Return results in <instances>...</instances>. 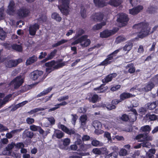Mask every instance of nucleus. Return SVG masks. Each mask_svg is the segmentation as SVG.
I'll list each match as a JSON object with an SVG mask.
<instances>
[{
    "instance_id": "ea45409f",
    "label": "nucleus",
    "mask_w": 158,
    "mask_h": 158,
    "mask_svg": "<svg viewBox=\"0 0 158 158\" xmlns=\"http://www.w3.org/2000/svg\"><path fill=\"white\" fill-rule=\"evenodd\" d=\"M93 125L95 129H98L101 127V123L98 121L95 120L93 122Z\"/></svg>"
},
{
    "instance_id": "72a5a7b5",
    "label": "nucleus",
    "mask_w": 158,
    "mask_h": 158,
    "mask_svg": "<svg viewBox=\"0 0 158 158\" xmlns=\"http://www.w3.org/2000/svg\"><path fill=\"white\" fill-rule=\"evenodd\" d=\"M133 46L132 43L131 42H127L123 47V50L125 51H129Z\"/></svg>"
},
{
    "instance_id": "de8ad7c7",
    "label": "nucleus",
    "mask_w": 158,
    "mask_h": 158,
    "mask_svg": "<svg viewBox=\"0 0 158 158\" xmlns=\"http://www.w3.org/2000/svg\"><path fill=\"white\" fill-rule=\"evenodd\" d=\"M71 115L72 116L71 123L74 125H75L76 121L78 118V116L76 114H71Z\"/></svg>"
},
{
    "instance_id": "4c0bfd02",
    "label": "nucleus",
    "mask_w": 158,
    "mask_h": 158,
    "mask_svg": "<svg viewBox=\"0 0 158 158\" xmlns=\"http://www.w3.org/2000/svg\"><path fill=\"white\" fill-rule=\"evenodd\" d=\"M92 145L95 147H100L103 145V143L97 140H94L91 142Z\"/></svg>"
},
{
    "instance_id": "052dcab7",
    "label": "nucleus",
    "mask_w": 158,
    "mask_h": 158,
    "mask_svg": "<svg viewBox=\"0 0 158 158\" xmlns=\"http://www.w3.org/2000/svg\"><path fill=\"white\" fill-rule=\"evenodd\" d=\"M34 119L32 118H27L26 119V122L27 123L29 124H31L34 122Z\"/></svg>"
},
{
    "instance_id": "393cba45",
    "label": "nucleus",
    "mask_w": 158,
    "mask_h": 158,
    "mask_svg": "<svg viewBox=\"0 0 158 158\" xmlns=\"http://www.w3.org/2000/svg\"><path fill=\"white\" fill-rule=\"evenodd\" d=\"M11 94H9L5 97L3 100L0 99V108L8 102L9 99L11 97Z\"/></svg>"
},
{
    "instance_id": "a878e982",
    "label": "nucleus",
    "mask_w": 158,
    "mask_h": 158,
    "mask_svg": "<svg viewBox=\"0 0 158 158\" xmlns=\"http://www.w3.org/2000/svg\"><path fill=\"white\" fill-rule=\"evenodd\" d=\"M126 69H128V72L130 73H134L135 71V68L133 63L128 64L126 66Z\"/></svg>"
},
{
    "instance_id": "cd10ccee",
    "label": "nucleus",
    "mask_w": 158,
    "mask_h": 158,
    "mask_svg": "<svg viewBox=\"0 0 158 158\" xmlns=\"http://www.w3.org/2000/svg\"><path fill=\"white\" fill-rule=\"evenodd\" d=\"M106 23L102 22L94 25L92 27V30L94 31H97L101 29L103 26L105 25Z\"/></svg>"
},
{
    "instance_id": "5701e85b",
    "label": "nucleus",
    "mask_w": 158,
    "mask_h": 158,
    "mask_svg": "<svg viewBox=\"0 0 158 158\" xmlns=\"http://www.w3.org/2000/svg\"><path fill=\"white\" fill-rule=\"evenodd\" d=\"M157 104H158V101H156L146 104L145 105V106L150 110H152L156 107Z\"/></svg>"
},
{
    "instance_id": "603ef678",
    "label": "nucleus",
    "mask_w": 158,
    "mask_h": 158,
    "mask_svg": "<svg viewBox=\"0 0 158 158\" xmlns=\"http://www.w3.org/2000/svg\"><path fill=\"white\" fill-rule=\"evenodd\" d=\"M15 6L14 2L13 0L10 1L8 6L9 10H14Z\"/></svg>"
},
{
    "instance_id": "aec40b11",
    "label": "nucleus",
    "mask_w": 158,
    "mask_h": 158,
    "mask_svg": "<svg viewBox=\"0 0 158 158\" xmlns=\"http://www.w3.org/2000/svg\"><path fill=\"white\" fill-rule=\"evenodd\" d=\"M135 95L128 93H123L120 95V100L123 101L127 98L134 97Z\"/></svg>"
},
{
    "instance_id": "79ce46f5",
    "label": "nucleus",
    "mask_w": 158,
    "mask_h": 158,
    "mask_svg": "<svg viewBox=\"0 0 158 158\" xmlns=\"http://www.w3.org/2000/svg\"><path fill=\"white\" fill-rule=\"evenodd\" d=\"M55 135L57 138L60 139L64 136V134L60 130H57L55 132Z\"/></svg>"
},
{
    "instance_id": "4468645a",
    "label": "nucleus",
    "mask_w": 158,
    "mask_h": 158,
    "mask_svg": "<svg viewBox=\"0 0 158 158\" xmlns=\"http://www.w3.org/2000/svg\"><path fill=\"white\" fill-rule=\"evenodd\" d=\"M39 28V26L37 23H35L34 25L31 26L29 27L30 34L31 35H34L36 31Z\"/></svg>"
},
{
    "instance_id": "f8f14e48",
    "label": "nucleus",
    "mask_w": 158,
    "mask_h": 158,
    "mask_svg": "<svg viewBox=\"0 0 158 158\" xmlns=\"http://www.w3.org/2000/svg\"><path fill=\"white\" fill-rule=\"evenodd\" d=\"M135 138L136 139H142L141 140L142 141L144 139L146 140L149 141L152 140L153 137L148 135V133H147L139 134L136 136Z\"/></svg>"
},
{
    "instance_id": "0e129e2a",
    "label": "nucleus",
    "mask_w": 158,
    "mask_h": 158,
    "mask_svg": "<svg viewBox=\"0 0 158 158\" xmlns=\"http://www.w3.org/2000/svg\"><path fill=\"white\" fill-rule=\"evenodd\" d=\"M143 7L142 6L139 5L137 6L134 7L133 8L129 9V10H143Z\"/></svg>"
},
{
    "instance_id": "864d4df0",
    "label": "nucleus",
    "mask_w": 158,
    "mask_h": 158,
    "mask_svg": "<svg viewBox=\"0 0 158 158\" xmlns=\"http://www.w3.org/2000/svg\"><path fill=\"white\" fill-rule=\"evenodd\" d=\"M15 145V143H12L11 144H9L6 147V149L7 151H9L13 148Z\"/></svg>"
},
{
    "instance_id": "f3484780",
    "label": "nucleus",
    "mask_w": 158,
    "mask_h": 158,
    "mask_svg": "<svg viewBox=\"0 0 158 158\" xmlns=\"http://www.w3.org/2000/svg\"><path fill=\"white\" fill-rule=\"evenodd\" d=\"M34 135V133L31 131L26 129L22 134L23 137L24 139L29 138L31 139Z\"/></svg>"
},
{
    "instance_id": "ddd939ff",
    "label": "nucleus",
    "mask_w": 158,
    "mask_h": 158,
    "mask_svg": "<svg viewBox=\"0 0 158 158\" xmlns=\"http://www.w3.org/2000/svg\"><path fill=\"white\" fill-rule=\"evenodd\" d=\"M106 0H94L95 6L98 8H102L107 6V3Z\"/></svg>"
},
{
    "instance_id": "1a4fd4ad",
    "label": "nucleus",
    "mask_w": 158,
    "mask_h": 158,
    "mask_svg": "<svg viewBox=\"0 0 158 158\" xmlns=\"http://www.w3.org/2000/svg\"><path fill=\"white\" fill-rule=\"evenodd\" d=\"M87 35H84L81 36L82 39L81 40L80 45L82 47L85 48L89 46L91 43L90 40L87 38Z\"/></svg>"
},
{
    "instance_id": "e433bc0d",
    "label": "nucleus",
    "mask_w": 158,
    "mask_h": 158,
    "mask_svg": "<svg viewBox=\"0 0 158 158\" xmlns=\"http://www.w3.org/2000/svg\"><path fill=\"white\" fill-rule=\"evenodd\" d=\"M11 47L13 49L18 52H21L22 51V48L20 45L13 44L11 45Z\"/></svg>"
},
{
    "instance_id": "9d476101",
    "label": "nucleus",
    "mask_w": 158,
    "mask_h": 158,
    "mask_svg": "<svg viewBox=\"0 0 158 158\" xmlns=\"http://www.w3.org/2000/svg\"><path fill=\"white\" fill-rule=\"evenodd\" d=\"M118 30V28H115L114 31L108 30L104 31L100 33V36L102 38L108 37L114 34Z\"/></svg>"
},
{
    "instance_id": "09e8293b",
    "label": "nucleus",
    "mask_w": 158,
    "mask_h": 158,
    "mask_svg": "<svg viewBox=\"0 0 158 158\" xmlns=\"http://www.w3.org/2000/svg\"><path fill=\"white\" fill-rule=\"evenodd\" d=\"M126 40V38L124 36H120L117 38L116 41L117 43H118L121 42L125 41Z\"/></svg>"
},
{
    "instance_id": "774afa93",
    "label": "nucleus",
    "mask_w": 158,
    "mask_h": 158,
    "mask_svg": "<svg viewBox=\"0 0 158 158\" xmlns=\"http://www.w3.org/2000/svg\"><path fill=\"white\" fill-rule=\"evenodd\" d=\"M15 146L18 148H22L24 147V144L22 143H19L16 144H15Z\"/></svg>"
},
{
    "instance_id": "a18cd8bd",
    "label": "nucleus",
    "mask_w": 158,
    "mask_h": 158,
    "mask_svg": "<svg viewBox=\"0 0 158 158\" xmlns=\"http://www.w3.org/2000/svg\"><path fill=\"white\" fill-rule=\"evenodd\" d=\"M85 31L82 29L78 28L76 31V37H78L84 33Z\"/></svg>"
},
{
    "instance_id": "680f3d73",
    "label": "nucleus",
    "mask_w": 158,
    "mask_h": 158,
    "mask_svg": "<svg viewBox=\"0 0 158 158\" xmlns=\"http://www.w3.org/2000/svg\"><path fill=\"white\" fill-rule=\"evenodd\" d=\"M93 152L95 154L98 155L101 154V152L100 151V148H95L92 150Z\"/></svg>"
},
{
    "instance_id": "423d86ee",
    "label": "nucleus",
    "mask_w": 158,
    "mask_h": 158,
    "mask_svg": "<svg viewBox=\"0 0 158 158\" xmlns=\"http://www.w3.org/2000/svg\"><path fill=\"white\" fill-rule=\"evenodd\" d=\"M22 62V60L20 59L16 60H7L5 62V64L7 67L10 68L15 67Z\"/></svg>"
},
{
    "instance_id": "0eeeda50",
    "label": "nucleus",
    "mask_w": 158,
    "mask_h": 158,
    "mask_svg": "<svg viewBox=\"0 0 158 158\" xmlns=\"http://www.w3.org/2000/svg\"><path fill=\"white\" fill-rule=\"evenodd\" d=\"M24 82L23 78L21 76H17L12 81L11 83L14 85V88L18 89Z\"/></svg>"
},
{
    "instance_id": "49530a36",
    "label": "nucleus",
    "mask_w": 158,
    "mask_h": 158,
    "mask_svg": "<svg viewBox=\"0 0 158 158\" xmlns=\"http://www.w3.org/2000/svg\"><path fill=\"white\" fill-rule=\"evenodd\" d=\"M29 128L32 131H38V129L40 128V126L33 124L30 126Z\"/></svg>"
},
{
    "instance_id": "473e14b6",
    "label": "nucleus",
    "mask_w": 158,
    "mask_h": 158,
    "mask_svg": "<svg viewBox=\"0 0 158 158\" xmlns=\"http://www.w3.org/2000/svg\"><path fill=\"white\" fill-rule=\"evenodd\" d=\"M57 52V50L56 49H54L53 51L50 54H48V57L44 59L45 61L52 59L54 56Z\"/></svg>"
},
{
    "instance_id": "58836bf2",
    "label": "nucleus",
    "mask_w": 158,
    "mask_h": 158,
    "mask_svg": "<svg viewBox=\"0 0 158 158\" xmlns=\"http://www.w3.org/2000/svg\"><path fill=\"white\" fill-rule=\"evenodd\" d=\"M68 41V40H67L65 39H62L61 40L58 41L57 43L53 44L52 45V47H56L62 44H63L65 43H66Z\"/></svg>"
},
{
    "instance_id": "c9c22d12",
    "label": "nucleus",
    "mask_w": 158,
    "mask_h": 158,
    "mask_svg": "<svg viewBox=\"0 0 158 158\" xmlns=\"http://www.w3.org/2000/svg\"><path fill=\"white\" fill-rule=\"evenodd\" d=\"M146 116L147 118L151 121H154L156 120L158 117L154 114H148L146 115Z\"/></svg>"
},
{
    "instance_id": "6e6552de",
    "label": "nucleus",
    "mask_w": 158,
    "mask_h": 158,
    "mask_svg": "<svg viewBox=\"0 0 158 158\" xmlns=\"http://www.w3.org/2000/svg\"><path fill=\"white\" fill-rule=\"evenodd\" d=\"M86 98L89 102H92L93 103H95L97 102H99L101 99V98H99L97 95L93 94L91 93L88 94Z\"/></svg>"
},
{
    "instance_id": "c03bdc74",
    "label": "nucleus",
    "mask_w": 158,
    "mask_h": 158,
    "mask_svg": "<svg viewBox=\"0 0 158 158\" xmlns=\"http://www.w3.org/2000/svg\"><path fill=\"white\" fill-rule=\"evenodd\" d=\"M132 111L133 112V113L131 115V117L132 119V121L134 122L137 119L136 115L137 113L136 110L135 109L132 110Z\"/></svg>"
},
{
    "instance_id": "f257e3e1",
    "label": "nucleus",
    "mask_w": 158,
    "mask_h": 158,
    "mask_svg": "<svg viewBox=\"0 0 158 158\" xmlns=\"http://www.w3.org/2000/svg\"><path fill=\"white\" fill-rule=\"evenodd\" d=\"M149 25L147 22H143L135 24L133 26V28L140 31L138 36L140 38H143L149 34L151 28L149 27Z\"/></svg>"
},
{
    "instance_id": "4be33fe9",
    "label": "nucleus",
    "mask_w": 158,
    "mask_h": 158,
    "mask_svg": "<svg viewBox=\"0 0 158 158\" xmlns=\"http://www.w3.org/2000/svg\"><path fill=\"white\" fill-rule=\"evenodd\" d=\"M122 0H110L108 4L115 7L119 6L122 2Z\"/></svg>"
},
{
    "instance_id": "338daca9",
    "label": "nucleus",
    "mask_w": 158,
    "mask_h": 158,
    "mask_svg": "<svg viewBox=\"0 0 158 158\" xmlns=\"http://www.w3.org/2000/svg\"><path fill=\"white\" fill-rule=\"evenodd\" d=\"M82 38H81V37L79 38L77 40H75L74 42H73L71 43V45H74L77 44H78V43H80V44H81V39H82Z\"/></svg>"
},
{
    "instance_id": "a211bd4d",
    "label": "nucleus",
    "mask_w": 158,
    "mask_h": 158,
    "mask_svg": "<svg viewBox=\"0 0 158 158\" xmlns=\"http://www.w3.org/2000/svg\"><path fill=\"white\" fill-rule=\"evenodd\" d=\"M59 128L61 129L69 135L76 134V132L74 130H69L63 125H60Z\"/></svg>"
},
{
    "instance_id": "bf43d9fd",
    "label": "nucleus",
    "mask_w": 158,
    "mask_h": 158,
    "mask_svg": "<svg viewBox=\"0 0 158 158\" xmlns=\"http://www.w3.org/2000/svg\"><path fill=\"white\" fill-rule=\"evenodd\" d=\"M8 130V128L3 124H0V132H3Z\"/></svg>"
},
{
    "instance_id": "7ed1b4c3",
    "label": "nucleus",
    "mask_w": 158,
    "mask_h": 158,
    "mask_svg": "<svg viewBox=\"0 0 158 158\" xmlns=\"http://www.w3.org/2000/svg\"><path fill=\"white\" fill-rule=\"evenodd\" d=\"M117 21L118 27H121L126 26L129 19L128 15L124 13H120L117 15Z\"/></svg>"
},
{
    "instance_id": "dca6fc26",
    "label": "nucleus",
    "mask_w": 158,
    "mask_h": 158,
    "mask_svg": "<svg viewBox=\"0 0 158 158\" xmlns=\"http://www.w3.org/2000/svg\"><path fill=\"white\" fill-rule=\"evenodd\" d=\"M63 142V145H59V147L60 148L67 150L68 149V148L67 146L69 145L70 143V139L69 138H66L62 140Z\"/></svg>"
},
{
    "instance_id": "5fc2aeb1",
    "label": "nucleus",
    "mask_w": 158,
    "mask_h": 158,
    "mask_svg": "<svg viewBox=\"0 0 158 158\" xmlns=\"http://www.w3.org/2000/svg\"><path fill=\"white\" fill-rule=\"evenodd\" d=\"M46 118L49 121L51 125L55 124V120L54 118L52 116L48 118L47 117Z\"/></svg>"
},
{
    "instance_id": "b1692460",
    "label": "nucleus",
    "mask_w": 158,
    "mask_h": 158,
    "mask_svg": "<svg viewBox=\"0 0 158 158\" xmlns=\"http://www.w3.org/2000/svg\"><path fill=\"white\" fill-rule=\"evenodd\" d=\"M103 18V15L101 13H97L92 16V18L95 21L102 20Z\"/></svg>"
},
{
    "instance_id": "6ab92c4d",
    "label": "nucleus",
    "mask_w": 158,
    "mask_h": 158,
    "mask_svg": "<svg viewBox=\"0 0 158 158\" xmlns=\"http://www.w3.org/2000/svg\"><path fill=\"white\" fill-rule=\"evenodd\" d=\"M116 76L117 74L116 73L110 74L106 77L104 79H103L102 81L103 83H107L111 81L112 78L115 77Z\"/></svg>"
},
{
    "instance_id": "a19ab883",
    "label": "nucleus",
    "mask_w": 158,
    "mask_h": 158,
    "mask_svg": "<svg viewBox=\"0 0 158 158\" xmlns=\"http://www.w3.org/2000/svg\"><path fill=\"white\" fill-rule=\"evenodd\" d=\"M141 130L143 132H146V133H148L151 130V128L149 125H146L142 127L141 128Z\"/></svg>"
},
{
    "instance_id": "8fccbe9b",
    "label": "nucleus",
    "mask_w": 158,
    "mask_h": 158,
    "mask_svg": "<svg viewBox=\"0 0 158 158\" xmlns=\"http://www.w3.org/2000/svg\"><path fill=\"white\" fill-rule=\"evenodd\" d=\"M28 102V101H23L20 103H19L18 104H17L15 105V106L14 108V110H16L18 108L23 106L26 104Z\"/></svg>"
},
{
    "instance_id": "412c9836",
    "label": "nucleus",
    "mask_w": 158,
    "mask_h": 158,
    "mask_svg": "<svg viewBox=\"0 0 158 158\" xmlns=\"http://www.w3.org/2000/svg\"><path fill=\"white\" fill-rule=\"evenodd\" d=\"M136 139L139 140V142H142L141 143V145H142V146L143 147L150 148L151 147V143H150L149 141H147L144 139H143V141H142L141 140L142 139Z\"/></svg>"
},
{
    "instance_id": "20e7f679",
    "label": "nucleus",
    "mask_w": 158,
    "mask_h": 158,
    "mask_svg": "<svg viewBox=\"0 0 158 158\" xmlns=\"http://www.w3.org/2000/svg\"><path fill=\"white\" fill-rule=\"evenodd\" d=\"M155 86L154 84L152 82H149L144 88H138L137 85H135L131 89L130 91V92L138 90L140 92L143 91L148 92L151 90Z\"/></svg>"
},
{
    "instance_id": "7c9ffc66",
    "label": "nucleus",
    "mask_w": 158,
    "mask_h": 158,
    "mask_svg": "<svg viewBox=\"0 0 158 158\" xmlns=\"http://www.w3.org/2000/svg\"><path fill=\"white\" fill-rule=\"evenodd\" d=\"M47 20V17L44 14H41L39 15V17L38 19V22L41 23L45 22Z\"/></svg>"
},
{
    "instance_id": "6e6d98bb",
    "label": "nucleus",
    "mask_w": 158,
    "mask_h": 158,
    "mask_svg": "<svg viewBox=\"0 0 158 158\" xmlns=\"http://www.w3.org/2000/svg\"><path fill=\"white\" fill-rule=\"evenodd\" d=\"M116 154L115 152H112L106 155L105 158H116Z\"/></svg>"
},
{
    "instance_id": "2f4dec72",
    "label": "nucleus",
    "mask_w": 158,
    "mask_h": 158,
    "mask_svg": "<svg viewBox=\"0 0 158 158\" xmlns=\"http://www.w3.org/2000/svg\"><path fill=\"white\" fill-rule=\"evenodd\" d=\"M87 119V116L86 115H82L80 117V120L81 123V125L82 126V127L85 126Z\"/></svg>"
},
{
    "instance_id": "2eb2a0df",
    "label": "nucleus",
    "mask_w": 158,
    "mask_h": 158,
    "mask_svg": "<svg viewBox=\"0 0 158 158\" xmlns=\"http://www.w3.org/2000/svg\"><path fill=\"white\" fill-rule=\"evenodd\" d=\"M43 72L41 71L35 70L31 73V78L34 80H36L38 77L42 75Z\"/></svg>"
},
{
    "instance_id": "c756f323",
    "label": "nucleus",
    "mask_w": 158,
    "mask_h": 158,
    "mask_svg": "<svg viewBox=\"0 0 158 158\" xmlns=\"http://www.w3.org/2000/svg\"><path fill=\"white\" fill-rule=\"evenodd\" d=\"M29 13V10H18L17 14L20 18L27 16Z\"/></svg>"
},
{
    "instance_id": "39448f33",
    "label": "nucleus",
    "mask_w": 158,
    "mask_h": 158,
    "mask_svg": "<svg viewBox=\"0 0 158 158\" xmlns=\"http://www.w3.org/2000/svg\"><path fill=\"white\" fill-rule=\"evenodd\" d=\"M119 51L118 49L116 50L108 55L107 58L99 65L100 66H104L110 64L113 61V56H115V55Z\"/></svg>"
},
{
    "instance_id": "f03ea898",
    "label": "nucleus",
    "mask_w": 158,
    "mask_h": 158,
    "mask_svg": "<svg viewBox=\"0 0 158 158\" xmlns=\"http://www.w3.org/2000/svg\"><path fill=\"white\" fill-rule=\"evenodd\" d=\"M65 62H60L59 61L56 62L54 60L46 63L45 65L48 67L46 69V71L48 73H50L55 69H58L65 66Z\"/></svg>"
},
{
    "instance_id": "37998d69",
    "label": "nucleus",
    "mask_w": 158,
    "mask_h": 158,
    "mask_svg": "<svg viewBox=\"0 0 158 158\" xmlns=\"http://www.w3.org/2000/svg\"><path fill=\"white\" fill-rule=\"evenodd\" d=\"M6 33L2 28H0V39L3 40L6 36Z\"/></svg>"
},
{
    "instance_id": "9b49d317",
    "label": "nucleus",
    "mask_w": 158,
    "mask_h": 158,
    "mask_svg": "<svg viewBox=\"0 0 158 158\" xmlns=\"http://www.w3.org/2000/svg\"><path fill=\"white\" fill-rule=\"evenodd\" d=\"M50 2H52L54 0H48ZM59 3L61 4L63 10H68L70 0H58Z\"/></svg>"
},
{
    "instance_id": "c85d7f7f",
    "label": "nucleus",
    "mask_w": 158,
    "mask_h": 158,
    "mask_svg": "<svg viewBox=\"0 0 158 158\" xmlns=\"http://www.w3.org/2000/svg\"><path fill=\"white\" fill-rule=\"evenodd\" d=\"M37 58L35 56L29 57L26 61V64L27 65H30L34 63L37 60Z\"/></svg>"
},
{
    "instance_id": "4d7b16f0",
    "label": "nucleus",
    "mask_w": 158,
    "mask_h": 158,
    "mask_svg": "<svg viewBox=\"0 0 158 158\" xmlns=\"http://www.w3.org/2000/svg\"><path fill=\"white\" fill-rule=\"evenodd\" d=\"M104 136L107 138L109 141H110V143L111 142L112 140L110 133L107 132H106L104 133Z\"/></svg>"
},
{
    "instance_id": "e2e57ef3",
    "label": "nucleus",
    "mask_w": 158,
    "mask_h": 158,
    "mask_svg": "<svg viewBox=\"0 0 158 158\" xmlns=\"http://www.w3.org/2000/svg\"><path fill=\"white\" fill-rule=\"evenodd\" d=\"M129 1L132 6L133 7L138 4V1L137 0H129Z\"/></svg>"
},
{
    "instance_id": "f704fd0d",
    "label": "nucleus",
    "mask_w": 158,
    "mask_h": 158,
    "mask_svg": "<svg viewBox=\"0 0 158 158\" xmlns=\"http://www.w3.org/2000/svg\"><path fill=\"white\" fill-rule=\"evenodd\" d=\"M52 18L57 22H60L61 20V18L56 13H54L52 15Z\"/></svg>"
},
{
    "instance_id": "69168bd1",
    "label": "nucleus",
    "mask_w": 158,
    "mask_h": 158,
    "mask_svg": "<svg viewBox=\"0 0 158 158\" xmlns=\"http://www.w3.org/2000/svg\"><path fill=\"white\" fill-rule=\"evenodd\" d=\"M77 148V146L76 144H73L71 145L70 146V148H68V150L69 151H70L71 150L73 151L76 150Z\"/></svg>"
},
{
    "instance_id": "13d9d810",
    "label": "nucleus",
    "mask_w": 158,
    "mask_h": 158,
    "mask_svg": "<svg viewBox=\"0 0 158 158\" xmlns=\"http://www.w3.org/2000/svg\"><path fill=\"white\" fill-rule=\"evenodd\" d=\"M113 103L107 104L106 105V107L107 109L109 110H112L113 109H115L116 108L115 106L113 105Z\"/></svg>"
},
{
    "instance_id": "bb28decb",
    "label": "nucleus",
    "mask_w": 158,
    "mask_h": 158,
    "mask_svg": "<svg viewBox=\"0 0 158 158\" xmlns=\"http://www.w3.org/2000/svg\"><path fill=\"white\" fill-rule=\"evenodd\" d=\"M52 88L49 87L46 89H44L42 92L40 93L36 96L37 98L46 95L48 93L50 92L52 90Z\"/></svg>"
},
{
    "instance_id": "3c124183",
    "label": "nucleus",
    "mask_w": 158,
    "mask_h": 158,
    "mask_svg": "<svg viewBox=\"0 0 158 158\" xmlns=\"http://www.w3.org/2000/svg\"><path fill=\"white\" fill-rule=\"evenodd\" d=\"M127 154V152L125 149H121L119 152V154L120 156H124Z\"/></svg>"
}]
</instances>
